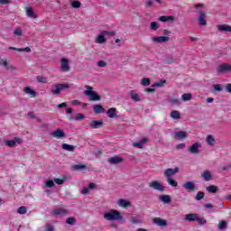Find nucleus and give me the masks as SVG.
<instances>
[{"label": "nucleus", "instance_id": "f257e3e1", "mask_svg": "<svg viewBox=\"0 0 231 231\" xmlns=\"http://www.w3.org/2000/svg\"><path fill=\"white\" fill-rule=\"evenodd\" d=\"M104 219L106 221H117L118 223H125L122 213L116 209H112L104 214Z\"/></svg>", "mask_w": 231, "mask_h": 231}, {"label": "nucleus", "instance_id": "f03ea898", "mask_svg": "<svg viewBox=\"0 0 231 231\" xmlns=\"http://www.w3.org/2000/svg\"><path fill=\"white\" fill-rule=\"evenodd\" d=\"M85 89L87 90L84 91V95H86V97H89L92 102L102 100V97H100V96L96 91H93V87L86 85Z\"/></svg>", "mask_w": 231, "mask_h": 231}, {"label": "nucleus", "instance_id": "7ed1b4c3", "mask_svg": "<svg viewBox=\"0 0 231 231\" xmlns=\"http://www.w3.org/2000/svg\"><path fill=\"white\" fill-rule=\"evenodd\" d=\"M217 71L219 75H225V73H230L231 65L229 63H222L217 66Z\"/></svg>", "mask_w": 231, "mask_h": 231}, {"label": "nucleus", "instance_id": "20e7f679", "mask_svg": "<svg viewBox=\"0 0 231 231\" xmlns=\"http://www.w3.org/2000/svg\"><path fill=\"white\" fill-rule=\"evenodd\" d=\"M54 88H52L51 90V93H52V95H60V91L64 90V89H68V88H69V84H56L53 86Z\"/></svg>", "mask_w": 231, "mask_h": 231}, {"label": "nucleus", "instance_id": "39448f33", "mask_svg": "<svg viewBox=\"0 0 231 231\" xmlns=\"http://www.w3.org/2000/svg\"><path fill=\"white\" fill-rule=\"evenodd\" d=\"M150 189H153V190H158L159 192H163L165 190V186L156 180H152L149 183Z\"/></svg>", "mask_w": 231, "mask_h": 231}, {"label": "nucleus", "instance_id": "423d86ee", "mask_svg": "<svg viewBox=\"0 0 231 231\" xmlns=\"http://www.w3.org/2000/svg\"><path fill=\"white\" fill-rule=\"evenodd\" d=\"M177 172H180V169H178V168H175V169L168 168L164 171V176H165L166 180H169V179H171L172 176L176 175Z\"/></svg>", "mask_w": 231, "mask_h": 231}, {"label": "nucleus", "instance_id": "0eeeda50", "mask_svg": "<svg viewBox=\"0 0 231 231\" xmlns=\"http://www.w3.org/2000/svg\"><path fill=\"white\" fill-rule=\"evenodd\" d=\"M199 14L198 21L199 24L200 26H207V14H205L203 11L197 12Z\"/></svg>", "mask_w": 231, "mask_h": 231}, {"label": "nucleus", "instance_id": "6e6552de", "mask_svg": "<svg viewBox=\"0 0 231 231\" xmlns=\"http://www.w3.org/2000/svg\"><path fill=\"white\" fill-rule=\"evenodd\" d=\"M199 147H201V144L199 143H195L188 148V151L190 154H199Z\"/></svg>", "mask_w": 231, "mask_h": 231}, {"label": "nucleus", "instance_id": "1a4fd4ad", "mask_svg": "<svg viewBox=\"0 0 231 231\" xmlns=\"http://www.w3.org/2000/svg\"><path fill=\"white\" fill-rule=\"evenodd\" d=\"M15 143H23V139L14 137V140L5 141V145H7V147H15Z\"/></svg>", "mask_w": 231, "mask_h": 231}, {"label": "nucleus", "instance_id": "9d476101", "mask_svg": "<svg viewBox=\"0 0 231 231\" xmlns=\"http://www.w3.org/2000/svg\"><path fill=\"white\" fill-rule=\"evenodd\" d=\"M182 187L185 190H188V192H194V190H196V184L192 181H187Z\"/></svg>", "mask_w": 231, "mask_h": 231}, {"label": "nucleus", "instance_id": "9b49d317", "mask_svg": "<svg viewBox=\"0 0 231 231\" xmlns=\"http://www.w3.org/2000/svg\"><path fill=\"white\" fill-rule=\"evenodd\" d=\"M60 62H61V66H60L61 71H69V64H68L69 62V60L66 58H62L60 60Z\"/></svg>", "mask_w": 231, "mask_h": 231}, {"label": "nucleus", "instance_id": "f8f14e48", "mask_svg": "<svg viewBox=\"0 0 231 231\" xmlns=\"http://www.w3.org/2000/svg\"><path fill=\"white\" fill-rule=\"evenodd\" d=\"M129 97L133 102H142V98H140V94L136 93L134 90H131L129 92Z\"/></svg>", "mask_w": 231, "mask_h": 231}, {"label": "nucleus", "instance_id": "ddd939ff", "mask_svg": "<svg viewBox=\"0 0 231 231\" xmlns=\"http://www.w3.org/2000/svg\"><path fill=\"white\" fill-rule=\"evenodd\" d=\"M158 21L161 23H171L172 21H176V17L172 15H162L158 18Z\"/></svg>", "mask_w": 231, "mask_h": 231}, {"label": "nucleus", "instance_id": "4468645a", "mask_svg": "<svg viewBox=\"0 0 231 231\" xmlns=\"http://www.w3.org/2000/svg\"><path fill=\"white\" fill-rule=\"evenodd\" d=\"M122 162H124V159L118 156H114L108 159L110 165H118V163H122Z\"/></svg>", "mask_w": 231, "mask_h": 231}, {"label": "nucleus", "instance_id": "2eb2a0df", "mask_svg": "<svg viewBox=\"0 0 231 231\" xmlns=\"http://www.w3.org/2000/svg\"><path fill=\"white\" fill-rule=\"evenodd\" d=\"M171 38H169V36H158V37H152V41H153V42H169Z\"/></svg>", "mask_w": 231, "mask_h": 231}, {"label": "nucleus", "instance_id": "dca6fc26", "mask_svg": "<svg viewBox=\"0 0 231 231\" xmlns=\"http://www.w3.org/2000/svg\"><path fill=\"white\" fill-rule=\"evenodd\" d=\"M218 32H225L226 33H231V26L228 24H219L217 26Z\"/></svg>", "mask_w": 231, "mask_h": 231}, {"label": "nucleus", "instance_id": "f3484780", "mask_svg": "<svg viewBox=\"0 0 231 231\" xmlns=\"http://www.w3.org/2000/svg\"><path fill=\"white\" fill-rule=\"evenodd\" d=\"M51 135H52L53 138L60 139L64 138V136H66V134L61 129H57L56 131L52 132Z\"/></svg>", "mask_w": 231, "mask_h": 231}, {"label": "nucleus", "instance_id": "a211bd4d", "mask_svg": "<svg viewBox=\"0 0 231 231\" xmlns=\"http://www.w3.org/2000/svg\"><path fill=\"white\" fill-rule=\"evenodd\" d=\"M153 223L155 225H158V226H167V220L161 218V217L153 218Z\"/></svg>", "mask_w": 231, "mask_h": 231}, {"label": "nucleus", "instance_id": "6ab92c4d", "mask_svg": "<svg viewBox=\"0 0 231 231\" xmlns=\"http://www.w3.org/2000/svg\"><path fill=\"white\" fill-rule=\"evenodd\" d=\"M25 12H26L27 17H30L31 19H37V15L35 14L33 8L26 7Z\"/></svg>", "mask_w": 231, "mask_h": 231}, {"label": "nucleus", "instance_id": "aec40b11", "mask_svg": "<svg viewBox=\"0 0 231 231\" xmlns=\"http://www.w3.org/2000/svg\"><path fill=\"white\" fill-rule=\"evenodd\" d=\"M173 138L175 140H183V138H187V133L183 131H180L174 134Z\"/></svg>", "mask_w": 231, "mask_h": 231}, {"label": "nucleus", "instance_id": "412c9836", "mask_svg": "<svg viewBox=\"0 0 231 231\" xmlns=\"http://www.w3.org/2000/svg\"><path fill=\"white\" fill-rule=\"evenodd\" d=\"M93 111L94 113H96V115H102V113H104L106 109H104V106H102V105H95L93 106Z\"/></svg>", "mask_w": 231, "mask_h": 231}, {"label": "nucleus", "instance_id": "4be33fe9", "mask_svg": "<svg viewBox=\"0 0 231 231\" xmlns=\"http://www.w3.org/2000/svg\"><path fill=\"white\" fill-rule=\"evenodd\" d=\"M54 216H68V209L57 208L53 211Z\"/></svg>", "mask_w": 231, "mask_h": 231}, {"label": "nucleus", "instance_id": "5701e85b", "mask_svg": "<svg viewBox=\"0 0 231 231\" xmlns=\"http://www.w3.org/2000/svg\"><path fill=\"white\" fill-rule=\"evenodd\" d=\"M24 93H26L27 95H31V98H35L37 97V92H35V90H32V88H30L29 87H25L23 88Z\"/></svg>", "mask_w": 231, "mask_h": 231}, {"label": "nucleus", "instance_id": "b1692460", "mask_svg": "<svg viewBox=\"0 0 231 231\" xmlns=\"http://www.w3.org/2000/svg\"><path fill=\"white\" fill-rule=\"evenodd\" d=\"M102 125H104V122H102V120L99 121H93L90 124V127L92 129H100V127H102Z\"/></svg>", "mask_w": 231, "mask_h": 231}, {"label": "nucleus", "instance_id": "393cba45", "mask_svg": "<svg viewBox=\"0 0 231 231\" xmlns=\"http://www.w3.org/2000/svg\"><path fill=\"white\" fill-rule=\"evenodd\" d=\"M61 149H63V151H68L69 152H73L76 149V146L68 143H63L61 145Z\"/></svg>", "mask_w": 231, "mask_h": 231}, {"label": "nucleus", "instance_id": "a878e982", "mask_svg": "<svg viewBox=\"0 0 231 231\" xmlns=\"http://www.w3.org/2000/svg\"><path fill=\"white\" fill-rule=\"evenodd\" d=\"M201 177L203 178L204 181L212 180V173H210V171H206L203 173H201Z\"/></svg>", "mask_w": 231, "mask_h": 231}, {"label": "nucleus", "instance_id": "bb28decb", "mask_svg": "<svg viewBox=\"0 0 231 231\" xmlns=\"http://www.w3.org/2000/svg\"><path fill=\"white\" fill-rule=\"evenodd\" d=\"M117 205L119 207H123L124 208H126V207H131V202L124 199H120L118 201H117Z\"/></svg>", "mask_w": 231, "mask_h": 231}, {"label": "nucleus", "instance_id": "cd10ccee", "mask_svg": "<svg viewBox=\"0 0 231 231\" xmlns=\"http://www.w3.org/2000/svg\"><path fill=\"white\" fill-rule=\"evenodd\" d=\"M147 143V138H143L140 142L138 143H134L133 146L136 147L137 149H142L143 147V144Z\"/></svg>", "mask_w": 231, "mask_h": 231}, {"label": "nucleus", "instance_id": "c85d7f7f", "mask_svg": "<svg viewBox=\"0 0 231 231\" xmlns=\"http://www.w3.org/2000/svg\"><path fill=\"white\" fill-rule=\"evenodd\" d=\"M198 217H199L198 214H187L185 216V219L186 221H189V222L198 221Z\"/></svg>", "mask_w": 231, "mask_h": 231}, {"label": "nucleus", "instance_id": "c756f323", "mask_svg": "<svg viewBox=\"0 0 231 231\" xmlns=\"http://www.w3.org/2000/svg\"><path fill=\"white\" fill-rule=\"evenodd\" d=\"M206 141H207L208 145H210V146L216 145V139H214V135H212V134H208L207 136Z\"/></svg>", "mask_w": 231, "mask_h": 231}, {"label": "nucleus", "instance_id": "7c9ffc66", "mask_svg": "<svg viewBox=\"0 0 231 231\" xmlns=\"http://www.w3.org/2000/svg\"><path fill=\"white\" fill-rule=\"evenodd\" d=\"M159 201H162V203H171V199L169 195H162L159 197Z\"/></svg>", "mask_w": 231, "mask_h": 231}, {"label": "nucleus", "instance_id": "2f4dec72", "mask_svg": "<svg viewBox=\"0 0 231 231\" xmlns=\"http://www.w3.org/2000/svg\"><path fill=\"white\" fill-rule=\"evenodd\" d=\"M96 42L97 44H104V42H106V37L102 32L96 38Z\"/></svg>", "mask_w": 231, "mask_h": 231}, {"label": "nucleus", "instance_id": "473e14b6", "mask_svg": "<svg viewBox=\"0 0 231 231\" xmlns=\"http://www.w3.org/2000/svg\"><path fill=\"white\" fill-rule=\"evenodd\" d=\"M169 103L171 105V106H180L181 104V101L177 98V97H171L170 100H169Z\"/></svg>", "mask_w": 231, "mask_h": 231}, {"label": "nucleus", "instance_id": "72a5a7b5", "mask_svg": "<svg viewBox=\"0 0 231 231\" xmlns=\"http://www.w3.org/2000/svg\"><path fill=\"white\" fill-rule=\"evenodd\" d=\"M206 190H208V192H209V194H216V192H217V187H216L214 185H210L206 188Z\"/></svg>", "mask_w": 231, "mask_h": 231}, {"label": "nucleus", "instance_id": "f704fd0d", "mask_svg": "<svg viewBox=\"0 0 231 231\" xmlns=\"http://www.w3.org/2000/svg\"><path fill=\"white\" fill-rule=\"evenodd\" d=\"M181 98L183 102H189V100H192V94L186 93L181 96Z\"/></svg>", "mask_w": 231, "mask_h": 231}, {"label": "nucleus", "instance_id": "c9c22d12", "mask_svg": "<svg viewBox=\"0 0 231 231\" xmlns=\"http://www.w3.org/2000/svg\"><path fill=\"white\" fill-rule=\"evenodd\" d=\"M106 115H108V116H116V115H117L116 108H115V107L109 108L106 111Z\"/></svg>", "mask_w": 231, "mask_h": 231}, {"label": "nucleus", "instance_id": "e433bc0d", "mask_svg": "<svg viewBox=\"0 0 231 231\" xmlns=\"http://www.w3.org/2000/svg\"><path fill=\"white\" fill-rule=\"evenodd\" d=\"M168 185L171 187H178V181H176L174 179H166Z\"/></svg>", "mask_w": 231, "mask_h": 231}, {"label": "nucleus", "instance_id": "4c0bfd02", "mask_svg": "<svg viewBox=\"0 0 231 231\" xmlns=\"http://www.w3.org/2000/svg\"><path fill=\"white\" fill-rule=\"evenodd\" d=\"M203 198H205V192H203V191H199L197 193V195L195 196V199L197 201H201V199H203Z\"/></svg>", "mask_w": 231, "mask_h": 231}, {"label": "nucleus", "instance_id": "58836bf2", "mask_svg": "<svg viewBox=\"0 0 231 231\" xmlns=\"http://www.w3.org/2000/svg\"><path fill=\"white\" fill-rule=\"evenodd\" d=\"M74 171H86V165L84 164H76L73 166Z\"/></svg>", "mask_w": 231, "mask_h": 231}, {"label": "nucleus", "instance_id": "ea45409f", "mask_svg": "<svg viewBox=\"0 0 231 231\" xmlns=\"http://www.w3.org/2000/svg\"><path fill=\"white\" fill-rule=\"evenodd\" d=\"M37 81L40 82L41 84H48V79L44 78L42 76H37Z\"/></svg>", "mask_w": 231, "mask_h": 231}, {"label": "nucleus", "instance_id": "a19ab883", "mask_svg": "<svg viewBox=\"0 0 231 231\" xmlns=\"http://www.w3.org/2000/svg\"><path fill=\"white\" fill-rule=\"evenodd\" d=\"M65 223H67V225H75L77 223V218H75V217H68L65 220Z\"/></svg>", "mask_w": 231, "mask_h": 231}, {"label": "nucleus", "instance_id": "79ce46f5", "mask_svg": "<svg viewBox=\"0 0 231 231\" xmlns=\"http://www.w3.org/2000/svg\"><path fill=\"white\" fill-rule=\"evenodd\" d=\"M219 230H226V221L222 220L218 224Z\"/></svg>", "mask_w": 231, "mask_h": 231}, {"label": "nucleus", "instance_id": "37998d69", "mask_svg": "<svg viewBox=\"0 0 231 231\" xmlns=\"http://www.w3.org/2000/svg\"><path fill=\"white\" fill-rule=\"evenodd\" d=\"M142 86H151V79L149 78H144L141 82Z\"/></svg>", "mask_w": 231, "mask_h": 231}, {"label": "nucleus", "instance_id": "c03bdc74", "mask_svg": "<svg viewBox=\"0 0 231 231\" xmlns=\"http://www.w3.org/2000/svg\"><path fill=\"white\" fill-rule=\"evenodd\" d=\"M150 28H151V30H153L154 32H156V30H158V28H160V25H158V23H156V22H152L150 23Z\"/></svg>", "mask_w": 231, "mask_h": 231}, {"label": "nucleus", "instance_id": "a18cd8bd", "mask_svg": "<svg viewBox=\"0 0 231 231\" xmlns=\"http://www.w3.org/2000/svg\"><path fill=\"white\" fill-rule=\"evenodd\" d=\"M14 35H17L18 37H21V35H23V29H21V27L16 28L14 31Z\"/></svg>", "mask_w": 231, "mask_h": 231}, {"label": "nucleus", "instance_id": "49530a36", "mask_svg": "<svg viewBox=\"0 0 231 231\" xmlns=\"http://www.w3.org/2000/svg\"><path fill=\"white\" fill-rule=\"evenodd\" d=\"M102 35H110L111 37H114V35H116V32H115L114 31L109 32V31H103L101 32Z\"/></svg>", "mask_w": 231, "mask_h": 231}, {"label": "nucleus", "instance_id": "de8ad7c7", "mask_svg": "<svg viewBox=\"0 0 231 231\" xmlns=\"http://www.w3.org/2000/svg\"><path fill=\"white\" fill-rule=\"evenodd\" d=\"M55 182H53V180H48L45 182V186L48 187L49 189H51V187H54Z\"/></svg>", "mask_w": 231, "mask_h": 231}, {"label": "nucleus", "instance_id": "09e8293b", "mask_svg": "<svg viewBox=\"0 0 231 231\" xmlns=\"http://www.w3.org/2000/svg\"><path fill=\"white\" fill-rule=\"evenodd\" d=\"M64 181H66V178H63V179H54V182L57 185H63Z\"/></svg>", "mask_w": 231, "mask_h": 231}, {"label": "nucleus", "instance_id": "8fccbe9b", "mask_svg": "<svg viewBox=\"0 0 231 231\" xmlns=\"http://www.w3.org/2000/svg\"><path fill=\"white\" fill-rule=\"evenodd\" d=\"M71 5L72 8H80L82 4L79 1H73Z\"/></svg>", "mask_w": 231, "mask_h": 231}, {"label": "nucleus", "instance_id": "3c124183", "mask_svg": "<svg viewBox=\"0 0 231 231\" xmlns=\"http://www.w3.org/2000/svg\"><path fill=\"white\" fill-rule=\"evenodd\" d=\"M26 212H27V209H26V207L24 206H22L18 208V214L23 215V214H26Z\"/></svg>", "mask_w": 231, "mask_h": 231}, {"label": "nucleus", "instance_id": "603ef678", "mask_svg": "<svg viewBox=\"0 0 231 231\" xmlns=\"http://www.w3.org/2000/svg\"><path fill=\"white\" fill-rule=\"evenodd\" d=\"M97 66L99 68H106V66H107V62H106V60H99L97 61Z\"/></svg>", "mask_w": 231, "mask_h": 231}, {"label": "nucleus", "instance_id": "864d4df0", "mask_svg": "<svg viewBox=\"0 0 231 231\" xmlns=\"http://www.w3.org/2000/svg\"><path fill=\"white\" fill-rule=\"evenodd\" d=\"M69 120H70V121H73V120L80 121V120H84V116H70V117H69Z\"/></svg>", "mask_w": 231, "mask_h": 231}, {"label": "nucleus", "instance_id": "5fc2aeb1", "mask_svg": "<svg viewBox=\"0 0 231 231\" xmlns=\"http://www.w3.org/2000/svg\"><path fill=\"white\" fill-rule=\"evenodd\" d=\"M166 83H167L166 80H160V81H158V82L155 83V86H156L157 88H162V86H165Z\"/></svg>", "mask_w": 231, "mask_h": 231}, {"label": "nucleus", "instance_id": "6e6d98bb", "mask_svg": "<svg viewBox=\"0 0 231 231\" xmlns=\"http://www.w3.org/2000/svg\"><path fill=\"white\" fill-rule=\"evenodd\" d=\"M196 221H198V223H199L200 225H207V219L201 218L199 217V216L198 217V219Z\"/></svg>", "mask_w": 231, "mask_h": 231}, {"label": "nucleus", "instance_id": "4d7b16f0", "mask_svg": "<svg viewBox=\"0 0 231 231\" xmlns=\"http://www.w3.org/2000/svg\"><path fill=\"white\" fill-rule=\"evenodd\" d=\"M18 51H25L26 53H31L32 52V49L30 47H25V48H20L18 49Z\"/></svg>", "mask_w": 231, "mask_h": 231}, {"label": "nucleus", "instance_id": "13d9d810", "mask_svg": "<svg viewBox=\"0 0 231 231\" xmlns=\"http://www.w3.org/2000/svg\"><path fill=\"white\" fill-rule=\"evenodd\" d=\"M174 59L172 57H169L165 60V64H173Z\"/></svg>", "mask_w": 231, "mask_h": 231}, {"label": "nucleus", "instance_id": "bf43d9fd", "mask_svg": "<svg viewBox=\"0 0 231 231\" xmlns=\"http://www.w3.org/2000/svg\"><path fill=\"white\" fill-rule=\"evenodd\" d=\"M170 116H180V111L173 110L171 112Z\"/></svg>", "mask_w": 231, "mask_h": 231}, {"label": "nucleus", "instance_id": "052dcab7", "mask_svg": "<svg viewBox=\"0 0 231 231\" xmlns=\"http://www.w3.org/2000/svg\"><path fill=\"white\" fill-rule=\"evenodd\" d=\"M55 228L51 225H47L43 231H54Z\"/></svg>", "mask_w": 231, "mask_h": 231}, {"label": "nucleus", "instance_id": "680f3d73", "mask_svg": "<svg viewBox=\"0 0 231 231\" xmlns=\"http://www.w3.org/2000/svg\"><path fill=\"white\" fill-rule=\"evenodd\" d=\"M215 91H223V88H221V85L216 84L214 85Z\"/></svg>", "mask_w": 231, "mask_h": 231}, {"label": "nucleus", "instance_id": "e2e57ef3", "mask_svg": "<svg viewBox=\"0 0 231 231\" xmlns=\"http://www.w3.org/2000/svg\"><path fill=\"white\" fill-rule=\"evenodd\" d=\"M81 194H89V188H83L80 191Z\"/></svg>", "mask_w": 231, "mask_h": 231}, {"label": "nucleus", "instance_id": "0e129e2a", "mask_svg": "<svg viewBox=\"0 0 231 231\" xmlns=\"http://www.w3.org/2000/svg\"><path fill=\"white\" fill-rule=\"evenodd\" d=\"M131 223H133L134 225H136V224L140 223V219L137 217H133L131 219Z\"/></svg>", "mask_w": 231, "mask_h": 231}, {"label": "nucleus", "instance_id": "69168bd1", "mask_svg": "<svg viewBox=\"0 0 231 231\" xmlns=\"http://www.w3.org/2000/svg\"><path fill=\"white\" fill-rule=\"evenodd\" d=\"M226 93H231V83L226 85Z\"/></svg>", "mask_w": 231, "mask_h": 231}, {"label": "nucleus", "instance_id": "338daca9", "mask_svg": "<svg viewBox=\"0 0 231 231\" xmlns=\"http://www.w3.org/2000/svg\"><path fill=\"white\" fill-rule=\"evenodd\" d=\"M176 149H185V143H181L177 144Z\"/></svg>", "mask_w": 231, "mask_h": 231}, {"label": "nucleus", "instance_id": "774afa93", "mask_svg": "<svg viewBox=\"0 0 231 231\" xmlns=\"http://www.w3.org/2000/svg\"><path fill=\"white\" fill-rule=\"evenodd\" d=\"M71 105L72 106H80V101L75 99L71 101Z\"/></svg>", "mask_w": 231, "mask_h": 231}]
</instances>
